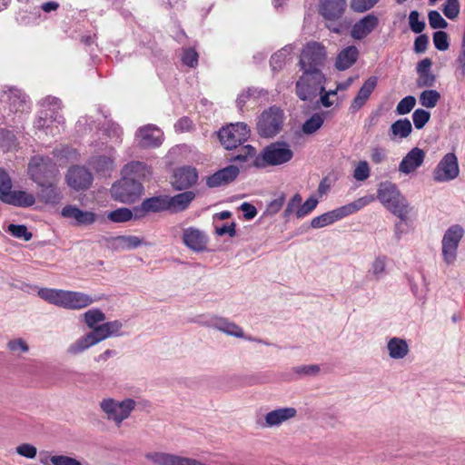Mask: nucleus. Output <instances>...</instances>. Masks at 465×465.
Wrapping results in <instances>:
<instances>
[{"label": "nucleus", "mask_w": 465, "mask_h": 465, "mask_svg": "<svg viewBox=\"0 0 465 465\" xmlns=\"http://www.w3.org/2000/svg\"><path fill=\"white\" fill-rule=\"evenodd\" d=\"M38 295L51 304L68 310H82L95 302L86 293L60 289L42 288Z\"/></svg>", "instance_id": "nucleus-1"}, {"label": "nucleus", "mask_w": 465, "mask_h": 465, "mask_svg": "<svg viewBox=\"0 0 465 465\" xmlns=\"http://www.w3.org/2000/svg\"><path fill=\"white\" fill-rule=\"evenodd\" d=\"M376 198L388 211L398 216L401 221L407 219L409 203L395 183L389 181L380 183L374 200Z\"/></svg>", "instance_id": "nucleus-2"}, {"label": "nucleus", "mask_w": 465, "mask_h": 465, "mask_svg": "<svg viewBox=\"0 0 465 465\" xmlns=\"http://www.w3.org/2000/svg\"><path fill=\"white\" fill-rule=\"evenodd\" d=\"M372 202H374V195L370 194L362 196L352 203L314 217L311 221V226L314 229H320L331 225L337 221L357 213Z\"/></svg>", "instance_id": "nucleus-3"}, {"label": "nucleus", "mask_w": 465, "mask_h": 465, "mask_svg": "<svg viewBox=\"0 0 465 465\" xmlns=\"http://www.w3.org/2000/svg\"><path fill=\"white\" fill-rule=\"evenodd\" d=\"M296 82L295 90L297 96L302 101H312L319 94L324 92L325 75L322 71L306 72Z\"/></svg>", "instance_id": "nucleus-4"}, {"label": "nucleus", "mask_w": 465, "mask_h": 465, "mask_svg": "<svg viewBox=\"0 0 465 465\" xmlns=\"http://www.w3.org/2000/svg\"><path fill=\"white\" fill-rule=\"evenodd\" d=\"M28 173L35 183L43 185L49 181L57 180L59 171L51 158L35 155L30 160Z\"/></svg>", "instance_id": "nucleus-5"}, {"label": "nucleus", "mask_w": 465, "mask_h": 465, "mask_svg": "<svg viewBox=\"0 0 465 465\" xmlns=\"http://www.w3.org/2000/svg\"><path fill=\"white\" fill-rule=\"evenodd\" d=\"M325 60V47L318 42H309L301 53L299 66L306 72L322 71Z\"/></svg>", "instance_id": "nucleus-6"}, {"label": "nucleus", "mask_w": 465, "mask_h": 465, "mask_svg": "<svg viewBox=\"0 0 465 465\" xmlns=\"http://www.w3.org/2000/svg\"><path fill=\"white\" fill-rule=\"evenodd\" d=\"M293 151L286 142H275L266 146L262 153L263 163H260L256 159V166H276L290 162L293 157Z\"/></svg>", "instance_id": "nucleus-7"}, {"label": "nucleus", "mask_w": 465, "mask_h": 465, "mask_svg": "<svg viewBox=\"0 0 465 465\" xmlns=\"http://www.w3.org/2000/svg\"><path fill=\"white\" fill-rule=\"evenodd\" d=\"M114 322H105L92 328V331L84 335L73 343L68 352L71 354H77L89 347L105 340L113 333Z\"/></svg>", "instance_id": "nucleus-8"}, {"label": "nucleus", "mask_w": 465, "mask_h": 465, "mask_svg": "<svg viewBox=\"0 0 465 465\" xmlns=\"http://www.w3.org/2000/svg\"><path fill=\"white\" fill-rule=\"evenodd\" d=\"M284 121V114L282 109L272 106L264 111L257 123L258 133L262 137H273L281 130Z\"/></svg>", "instance_id": "nucleus-9"}, {"label": "nucleus", "mask_w": 465, "mask_h": 465, "mask_svg": "<svg viewBox=\"0 0 465 465\" xmlns=\"http://www.w3.org/2000/svg\"><path fill=\"white\" fill-rule=\"evenodd\" d=\"M218 136L221 143L227 150L236 149L250 137V129L244 123L231 124L223 127Z\"/></svg>", "instance_id": "nucleus-10"}, {"label": "nucleus", "mask_w": 465, "mask_h": 465, "mask_svg": "<svg viewBox=\"0 0 465 465\" xmlns=\"http://www.w3.org/2000/svg\"><path fill=\"white\" fill-rule=\"evenodd\" d=\"M464 236V229L459 224L450 226L441 240V254L443 261L453 264L457 259L458 247Z\"/></svg>", "instance_id": "nucleus-11"}, {"label": "nucleus", "mask_w": 465, "mask_h": 465, "mask_svg": "<svg viewBox=\"0 0 465 465\" xmlns=\"http://www.w3.org/2000/svg\"><path fill=\"white\" fill-rule=\"evenodd\" d=\"M197 322H199L203 325H206V326L214 328V329H216L222 332H224L225 334L230 335V336H233L236 338H242V339H244V340H247L250 341H255L258 343L264 344L266 346L271 345V343L266 341L245 335L243 330L240 326H238L236 323H234L232 322L229 321L226 318L211 317L205 321H197Z\"/></svg>", "instance_id": "nucleus-12"}, {"label": "nucleus", "mask_w": 465, "mask_h": 465, "mask_svg": "<svg viewBox=\"0 0 465 465\" xmlns=\"http://www.w3.org/2000/svg\"><path fill=\"white\" fill-rule=\"evenodd\" d=\"M460 174L457 156L453 153H446L433 170V180L446 183L456 179Z\"/></svg>", "instance_id": "nucleus-13"}, {"label": "nucleus", "mask_w": 465, "mask_h": 465, "mask_svg": "<svg viewBox=\"0 0 465 465\" xmlns=\"http://www.w3.org/2000/svg\"><path fill=\"white\" fill-rule=\"evenodd\" d=\"M163 138V131L152 124L139 127L134 134V142L139 147L143 149L161 146Z\"/></svg>", "instance_id": "nucleus-14"}, {"label": "nucleus", "mask_w": 465, "mask_h": 465, "mask_svg": "<svg viewBox=\"0 0 465 465\" xmlns=\"http://www.w3.org/2000/svg\"><path fill=\"white\" fill-rule=\"evenodd\" d=\"M199 179L198 171L195 167L184 165L176 168L172 176V186L177 191L187 190L194 186Z\"/></svg>", "instance_id": "nucleus-15"}, {"label": "nucleus", "mask_w": 465, "mask_h": 465, "mask_svg": "<svg viewBox=\"0 0 465 465\" xmlns=\"http://www.w3.org/2000/svg\"><path fill=\"white\" fill-rule=\"evenodd\" d=\"M143 182L135 178L122 176L118 183V201L123 203L134 202L143 193Z\"/></svg>", "instance_id": "nucleus-16"}, {"label": "nucleus", "mask_w": 465, "mask_h": 465, "mask_svg": "<svg viewBox=\"0 0 465 465\" xmlns=\"http://www.w3.org/2000/svg\"><path fill=\"white\" fill-rule=\"evenodd\" d=\"M65 178L68 186L75 191L88 189L93 183L92 173L83 166L71 167Z\"/></svg>", "instance_id": "nucleus-17"}, {"label": "nucleus", "mask_w": 465, "mask_h": 465, "mask_svg": "<svg viewBox=\"0 0 465 465\" xmlns=\"http://www.w3.org/2000/svg\"><path fill=\"white\" fill-rule=\"evenodd\" d=\"M379 25V18L369 14L357 21L351 29V36L354 40H362L367 37Z\"/></svg>", "instance_id": "nucleus-18"}, {"label": "nucleus", "mask_w": 465, "mask_h": 465, "mask_svg": "<svg viewBox=\"0 0 465 465\" xmlns=\"http://www.w3.org/2000/svg\"><path fill=\"white\" fill-rule=\"evenodd\" d=\"M297 411L292 407H285L269 411L264 416V421L259 422L262 428H272L282 425L283 422L294 418Z\"/></svg>", "instance_id": "nucleus-19"}, {"label": "nucleus", "mask_w": 465, "mask_h": 465, "mask_svg": "<svg viewBox=\"0 0 465 465\" xmlns=\"http://www.w3.org/2000/svg\"><path fill=\"white\" fill-rule=\"evenodd\" d=\"M239 168L234 165L226 166L213 174L206 177V185L209 188H216L227 185L239 175Z\"/></svg>", "instance_id": "nucleus-20"}, {"label": "nucleus", "mask_w": 465, "mask_h": 465, "mask_svg": "<svg viewBox=\"0 0 465 465\" xmlns=\"http://www.w3.org/2000/svg\"><path fill=\"white\" fill-rule=\"evenodd\" d=\"M425 152L419 148H412L401 161L399 172L404 174H410L420 167L425 159Z\"/></svg>", "instance_id": "nucleus-21"}, {"label": "nucleus", "mask_w": 465, "mask_h": 465, "mask_svg": "<svg viewBox=\"0 0 465 465\" xmlns=\"http://www.w3.org/2000/svg\"><path fill=\"white\" fill-rule=\"evenodd\" d=\"M346 6V0H321L320 13L325 19L334 21L342 16Z\"/></svg>", "instance_id": "nucleus-22"}, {"label": "nucleus", "mask_w": 465, "mask_h": 465, "mask_svg": "<svg viewBox=\"0 0 465 465\" xmlns=\"http://www.w3.org/2000/svg\"><path fill=\"white\" fill-rule=\"evenodd\" d=\"M64 218H73L76 225H90L96 220V214L93 212L83 211L74 205H65L61 212Z\"/></svg>", "instance_id": "nucleus-23"}, {"label": "nucleus", "mask_w": 465, "mask_h": 465, "mask_svg": "<svg viewBox=\"0 0 465 465\" xmlns=\"http://www.w3.org/2000/svg\"><path fill=\"white\" fill-rule=\"evenodd\" d=\"M183 242L191 250L202 252L206 248L207 237L200 230L189 227L183 230Z\"/></svg>", "instance_id": "nucleus-24"}, {"label": "nucleus", "mask_w": 465, "mask_h": 465, "mask_svg": "<svg viewBox=\"0 0 465 465\" xmlns=\"http://www.w3.org/2000/svg\"><path fill=\"white\" fill-rule=\"evenodd\" d=\"M377 83L378 78L376 76H371L364 82L358 94L351 104L350 110L351 112H357L364 105L366 101L371 96V93L374 91Z\"/></svg>", "instance_id": "nucleus-25"}, {"label": "nucleus", "mask_w": 465, "mask_h": 465, "mask_svg": "<svg viewBox=\"0 0 465 465\" xmlns=\"http://www.w3.org/2000/svg\"><path fill=\"white\" fill-rule=\"evenodd\" d=\"M2 202L19 207H29L35 204V196L25 191H12L5 193V196H0Z\"/></svg>", "instance_id": "nucleus-26"}, {"label": "nucleus", "mask_w": 465, "mask_h": 465, "mask_svg": "<svg viewBox=\"0 0 465 465\" xmlns=\"http://www.w3.org/2000/svg\"><path fill=\"white\" fill-rule=\"evenodd\" d=\"M152 172L149 166L143 162L134 161L125 164L122 170V176L135 178L143 182L150 177Z\"/></svg>", "instance_id": "nucleus-27"}, {"label": "nucleus", "mask_w": 465, "mask_h": 465, "mask_svg": "<svg viewBox=\"0 0 465 465\" xmlns=\"http://www.w3.org/2000/svg\"><path fill=\"white\" fill-rule=\"evenodd\" d=\"M57 180L49 181L43 185H38L41 190L39 192L40 199L47 204H57L63 199V194L57 187Z\"/></svg>", "instance_id": "nucleus-28"}, {"label": "nucleus", "mask_w": 465, "mask_h": 465, "mask_svg": "<svg viewBox=\"0 0 465 465\" xmlns=\"http://www.w3.org/2000/svg\"><path fill=\"white\" fill-rule=\"evenodd\" d=\"M196 194L193 191H185L173 196H167L169 210L179 213L186 210L194 200Z\"/></svg>", "instance_id": "nucleus-29"}, {"label": "nucleus", "mask_w": 465, "mask_h": 465, "mask_svg": "<svg viewBox=\"0 0 465 465\" xmlns=\"http://www.w3.org/2000/svg\"><path fill=\"white\" fill-rule=\"evenodd\" d=\"M387 351L390 358L393 360L404 359L410 351L406 340L400 337L390 338L387 341Z\"/></svg>", "instance_id": "nucleus-30"}, {"label": "nucleus", "mask_w": 465, "mask_h": 465, "mask_svg": "<svg viewBox=\"0 0 465 465\" xmlns=\"http://www.w3.org/2000/svg\"><path fill=\"white\" fill-rule=\"evenodd\" d=\"M358 56L359 50L356 46H347L338 54L335 62V67L340 71L346 70L355 64Z\"/></svg>", "instance_id": "nucleus-31"}, {"label": "nucleus", "mask_w": 465, "mask_h": 465, "mask_svg": "<svg viewBox=\"0 0 465 465\" xmlns=\"http://www.w3.org/2000/svg\"><path fill=\"white\" fill-rule=\"evenodd\" d=\"M412 131V126L409 119H400L394 122L389 130V137L391 141L407 138Z\"/></svg>", "instance_id": "nucleus-32"}, {"label": "nucleus", "mask_w": 465, "mask_h": 465, "mask_svg": "<svg viewBox=\"0 0 465 465\" xmlns=\"http://www.w3.org/2000/svg\"><path fill=\"white\" fill-rule=\"evenodd\" d=\"M388 257L386 255H378L371 262L368 270V275L376 281H379L387 275Z\"/></svg>", "instance_id": "nucleus-33"}, {"label": "nucleus", "mask_w": 465, "mask_h": 465, "mask_svg": "<svg viewBox=\"0 0 465 465\" xmlns=\"http://www.w3.org/2000/svg\"><path fill=\"white\" fill-rule=\"evenodd\" d=\"M167 200V196L148 198L143 202L142 208L145 212L153 213L169 210Z\"/></svg>", "instance_id": "nucleus-34"}, {"label": "nucleus", "mask_w": 465, "mask_h": 465, "mask_svg": "<svg viewBox=\"0 0 465 465\" xmlns=\"http://www.w3.org/2000/svg\"><path fill=\"white\" fill-rule=\"evenodd\" d=\"M292 53V45H286L271 57V67L273 71H280L286 63L288 56Z\"/></svg>", "instance_id": "nucleus-35"}, {"label": "nucleus", "mask_w": 465, "mask_h": 465, "mask_svg": "<svg viewBox=\"0 0 465 465\" xmlns=\"http://www.w3.org/2000/svg\"><path fill=\"white\" fill-rule=\"evenodd\" d=\"M146 244L143 239L134 235H118V250L129 251Z\"/></svg>", "instance_id": "nucleus-36"}, {"label": "nucleus", "mask_w": 465, "mask_h": 465, "mask_svg": "<svg viewBox=\"0 0 465 465\" xmlns=\"http://www.w3.org/2000/svg\"><path fill=\"white\" fill-rule=\"evenodd\" d=\"M323 123V115L321 114H314L303 123L302 131L305 134H312L322 126Z\"/></svg>", "instance_id": "nucleus-37"}, {"label": "nucleus", "mask_w": 465, "mask_h": 465, "mask_svg": "<svg viewBox=\"0 0 465 465\" xmlns=\"http://www.w3.org/2000/svg\"><path fill=\"white\" fill-rule=\"evenodd\" d=\"M136 405L137 401L131 398L118 401V424L130 417Z\"/></svg>", "instance_id": "nucleus-38"}, {"label": "nucleus", "mask_w": 465, "mask_h": 465, "mask_svg": "<svg viewBox=\"0 0 465 465\" xmlns=\"http://www.w3.org/2000/svg\"><path fill=\"white\" fill-rule=\"evenodd\" d=\"M440 99V94L433 89L425 90L420 94V103L426 108H433Z\"/></svg>", "instance_id": "nucleus-39"}, {"label": "nucleus", "mask_w": 465, "mask_h": 465, "mask_svg": "<svg viewBox=\"0 0 465 465\" xmlns=\"http://www.w3.org/2000/svg\"><path fill=\"white\" fill-rule=\"evenodd\" d=\"M84 319L88 328L92 329L96 324L103 322L105 320L104 313L99 309H91L84 313Z\"/></svg>", "instance_id": "nucleus-40"}, {"label": "nucleus", "mask_w": 465, "mask_h": 465, "mask_svg": "<svg viewBox=\"0 0 465 465\" xmlns=\"http://www.w3.org/2000/svg\"><path fill=\"white\" fill-rule=\"evenodd\" d=\"M302 202V197L300 193H295L287 203L286 208L283 211V217L285 219H289L292 216H295L297 218V213L299 210V205Z\"/></svg>", "instance_id": "nucleus-41"}, {"label": "nucleus", "mask_w": 465, "mask_h": 465, "mask_svg": "<svg viewBox=\"0 0 465 465\" xmlns=\"http://www.w3.org/2000/svg\"><path fill=\"white\" fill-rule=\"evenodd\" d=\"M460 12V4L459 0H446L443 7V15L450 20H455Z\"/></svg>", "instance_id": "nucleus-42"}, {"label": "nucleus", "mask_w": 465, "mask_h": 465, "mask_svg": "<svg viewBox=\"0 0 465 465\" xmlns=\"http://www.w3.org/2000/svg\"><path fill=\"white\" fill-rule=\"evenodd\" d=\"M318 203V199L314 196L309 197L303 203L302 202L299 205L297 219L308 216L317 207Z\"/></svg>", "instance_id": "nucleus-43"}, {"label": "nucleus", "mask_w": 465, "mask_h": 465, "mask_svg": "<svg viewBox=\"0 0 465 465\" xmlns=\"http://www.w3.org/2000/svg\"><path fill=\"white\" fill-rule=\"evenodd\" d=\"M320 366L318 364L300 365L292 369V373L297 377L316 376L320 372Z\"/></svg>", "instance_id": "nucleus-44"}, {"label": "nucleus", "mask_w": 465, "mask_h": 465, "mask_svg": "<svg viewBox=\"0 0 465 465\" xmlns=\"http://www.w3.org/2000/svg\"><path fill=\"white\" fill-rule=\"evenodd\" d=\"M381 0H351L350 6L356 13H365L372 9Z\"/></svg>", "instance_id": "nucleus-45"}, {"label": "nucleus", "mask_w": 465, "mask_h": 465, "mask_svg": "<svg viewBox=\"0 0 465 465\" xmlns=\"http://www.w3.org/2000/svg\"><path fill=\"white\" fill-rule=\"evenodd\" d=\"M416 105V99L412 95H408L401 99L396 106V114L404 115L411 112Z\"/></svg>", "instance_id": "nucleus-46"}, {"label": "nucleus", "mask_w": 465, "mask_h": 465, "mask_svg": "<svg viewBox=\"0 0 465 465\" xmlns=\"http://www.w3.org/2000/svg\"><path fill=\"white\" fill-rule=\"evenodd\" d=\"M8 232L15 238L30 241L33 237L25 225L23 224H9Z\"/></svg>", "instance_id": "nucleus-47"}, {"label": "nucleus", "mask_w": 465, "mask_h": 465, "mask_svg": "<svg viewBox=\"0 0 465 465\" xmlns=\"http://www.w3.org/2000/svg\"><path fill=\"white\" fill-rule=\"evenodd\" d=\"M370 174L369 163L366 161H360L353 171V178L356 181L363 182L370 177Z\"/></svg>", "instance_id": "nucleus-48"}, {"label": "nucleus", "mask_w": 465, "mask_h": 465, "mask_svg": "<svg viewBox=\"0 0 465 465\" xmlns=\"http://www.w3.org/2000/svg\"><path fill=\"white\" fill-rule=\"evenodd\" d=\"M428 19L430 26L433 29H445L448 27L447 21L436 10H431L429 12Z\"/></svg>", "instance_id": "nucleus-49"}, {"label": "nucleus", "mask_w": 465, "mask_h": 465, "mask_svg": "<svg viewBox=\"0 0 465 465\" xmlns=\"http://www.w3.org/2000/svg\"><path fill=\"white\" fill-rule=\"evenodd\" d=\"M409 25L411 30L415 34H420L425 28V21L420 20V13L416 10L411 11L409 15Z\"/></svg>", "instance_id": "nucleus-50"}, {"label": "nucleus", "mask_w": 465, "mask_h": 465, "mask_svg": "<svg viewBox=\"0 0 465 465\" xmlns=\"http://www.w3.org/2000/svg\"><path fill=\"white\" fill-rule=\"evenodd\" d=\"M255 153L256 151L252 146L249 144L243 145L238 150L237 153L232 155L231 160L243 163L248 161L249 158H252Z\"/></svg>", "instance_id": "nucleus-51"}, {"label": "nucleus", "mask_w": 465, "mask_h": 465, "mask_svg": "<svg viewBox=\"0 0 465 465\" xmlns=\"http://www.w3.org/2000/svg\"><path fill=\"white\" fill-rule=\"evenodd\" d=\"M430 114L424 109H417L412 114V121L416 129H421L429 122Z\"/></svg>", "instance_id": "nucleus-52"}, {"label": "nucleus", "mask_w": 465, "mask_h": 465, "mask_svg": "<svg viewBox=\"0 0 465 465\" xmlns=\"http://www.w3.org/2000/svg\"><path fill=\"white\" fill-rule=\"evenodd\" d=\"M182 62L189 67H195L198 64V54L193 48H183L182 54Z\"/></svg>", "instance_id": "nucleus-53"}, {"label": "nucleus", "mask_w": 465, "mask_h": 465, "mask_svg": "<svg viewBox=\"0 0 465 465\" xmlns=\"http://www.w3.org/2000/svg\"><path fill=\"white\" fill-rule=\"evenodd\" d=\"M433 44L436 49L445 51L449 48L448 35L444 31H437L433 34Z\"/></svg>", "instance_id": "nucleus-54"}, {"label": "nucleus", "mask_w": 465, "mask_h": 465, "mask_svg": "<svg viewBox=\"0 0 465 465\" xmlns=\"http://www.w3.org/2000/svg\"><path fill=\"white\" fill-rule=\"evenodd\" d=\"M114 162L108 157L99 156L94 160V169L102 173H105L107 171L112 170Z\"/></svg>", "instance_id": "nucleus-55"}, {"label": "nucleus", "mask_w": 465, "mask_h": 465, "mask_svg": "<svg viewBox=\"0 0 465 465\" xmlns=\"http://www.w3.org/2000/svg\"><path fill=\"white\" fill-rule=\"evenodd\" d=\"M101 409L109 420H116V402L114 399H105L101 402Z\"/></svg>", "instance_id": "nucleus-56"}, {"label": "nucleus", "mask_w": 465, "mask_h": 465, "mask_svg": "<svg viewBox=\"0 0 465 465\" xmlns=\"http://www.w3.org/2000/svg\"><path fill=\"white\" fill-rule=\"evenodd\" d=\"M285 203V196L281 194L278 198L271 201L266 207L265 213L267 215H274L280 212Z\"/></svg>", "instance_id": "nucleus-57"}, {"label": "nucleus", "mask_w": 465, "mask_h": 465, "mask_svg": "<svg viewBox=\"0 0 465 465\" xmlns=\"http://www.w3.org/2000/svg\"><path fill=\"white\" fill-rule=\"evenodd\" d=\"M16 452L22 457L34 459L36 456V448L29 443H23L16 447Z\"/></svg>", "instance_id": "nucleus-58"}, {"label": "nucleus", "mask_w": 465, "mask_h": 465, "mask_svg": "<svg viewBox=\"0 0 465 465\" xmlns=\"http://www.w3.org/2000/svg\"><path fill=\"white\" fill-rule=\"evenodd\" d=\"M12 188L11 178L8 173L0 168V196H5V193Z\"/></svg>", "instance_id": "nucleus-59"}, {"label": "nucleus", "mask_w": 465, "mask_h": 465, "mask_svg": "<svg viewBox=\"0 0 465 465\" xmlns=\"http://www.w3.org/2000/svg\"><path fill=\"white\" fill-rule=\"evenodd\" d=\"M53 465H82V463L69 456L54 455Z\"/></svg>", "instance_id": "nucleus-60"}, {"label": "nucleus", "mask_w": 465, "mask_h": 465, "mask_svg": "<svg viewBox=\"0 0 465 465\" xmlns=\"http://www.w3.org/2000/svg\"><path fill=\"white\" fill-rule=\"evenodd\" d=\"M435 76L430 72L419 74L417 85L419 87H431L434 85Z\"/></svg>", "instance_id": "nucleus-61"}, {"label": "nucleus", "mask_w": 465, "mask_h": 465, "mask_svg": "<svg viewBox=\"0 0 465 465\" xmlns=\"http://www.w3.org/2000/svg\"><path fill=\"white\" fill-rule=\"evenodd\" d=\"M429 44V37L426 35H420L414 41V51L422 54L426 51Z\"/></svg>", "instance_id": "nucleus-62"}, {"label": "nucleus", "mask_w": 465, "mask_h": 465, "mask_svg": "<svg viewBox=\"0 0 465 465\" xmlns=\"http://www.w3.org/2000/svg\"><path fill=\"white\" fill-rule=\"evenodd\" d=\"M192 127L193 122L188 117H182L174 124V129L177 133L188 132Z\"/></svg>", "instance_id": "nucleus-63"}, {"label": "nucleus", "mask_w": 465, "mask_h": 465, "mask_svg": "<svg viewBox=\"0 0 465 465\" xmlns=\"http://www.w3.org/2000/svg\"><path fill=\"white\" fill-rule=\"evenodd\" d=\"M386 159V152L384 149L376 147L371 150V160L376 163H381Z\"/></svg>", "instance_id": "nucleus-64"}]
</instances>
